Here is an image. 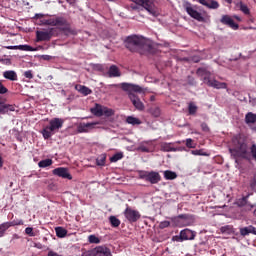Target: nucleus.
Returning <instances> with one entry per match:
<instances>
[{
	"label": "nucleus",
	"instance_id": "603ef678",
	"mask_svg": "<svg viewBox=\"0 0 256 256\" xmlns=\"http://www.w3.org/2000/svg\"><path fill=\"white\" fill-rule=\"evenodd\" d=\"M11 111H15V106L6 104V113H10Z\"/></svg>",
	"mask_w": 256,
	"mask_h": 256
},
{
	"label": "nucleus",
	"instance_id": "2eb2a0df",
	"mask_svg": "<svg viewBox=\"0 0 256 256\" xmlns=\"http://www.w3.org/2000/svg\"><path fill=\"white\" fill-rule=\"evenodd\" d=\"M53 175H57V177H62L63 179H73V177L71 176V174L69 173V170H67V168H55L53 170Z\"/></svg>",
	"mask_w": 256,
	"mask_h": 256
},
{
	"label": "nucleus",
	"instance_id": "f3484780",
	"mask_svg": "<svg viewBox=\"0 0 256 256\" xmlns=\"http://www.w3.org/2000/svg\"><path fill=\"white\" fill-rule=\"evenodd\" d=\"M220 21L221 23H223V25H228V27L234 29V31H237V29H239V25L236 24L235 21H233V18H231V16L229 15H223Z\"/></svg>",
	"mask_w": 256,
	"mask_h": 256
},
{
	"label": "nucleus",
	"instance_id": "9b49d317",
	"mask_svg": "<svg viewBox=\"0 0 256 256\" xmlns=\"http://www.w3.org/2000/svg\"><path fill=\"white\" fill-rule=\"evenodd\" d=\"M51 37H53V29L36 31V41L38 43L41 41H51Z\"/></svg>",
	"mask_w": 256,
	"mask_h": 256
},
{
	"label": "nucleus",
	"instance_id": "393cba45",
	"mask_svg": "<svg viewBox=\"0 0 256 256\" xmlns=\"http://www.w3.org/2000/svg\"><path fill=\"white\" fill-rule=\"evenodd\" d=\"M75 89H76V91H79V93H82V95H91V89H89L86 86L76 85Z\"/></svg>",
	"mask_w": 256,
	"mask_h": 256
},
{
	"label": "nucleus",
	"instance_id": "f03ea898",
	"mask_svg": "<svg viewBox=\"0 0 256 256\" xmlns=\"http://www.w3.org/2000/svg\"><path fill=\"white\" fill-rule=\"evenodd\" d=\"M121 88L128 93L129 99L138 111H143V109H145V105L141 102V99L135 95V93H145V89H143V87L137 84L124 82L121 84Z\"/></svg>",
	"mask_w": 256,
	"mask_h": 256
},
{
	"label": "nucleus",
	"instance_id": "4d7b16f0",
	"mask_svg": "<svg viewBox=\"0 0 256 256\" xmlns=\"http://www.w3.org/2000/svg\"><path fill=\"white\" fill-rule=\"evenodd\" d=\"M249 102L252 107H256V98H250Z\"/></svg>",
	"mask_w": 256,
	"mask_h": 256
},
{
	"label": "nucleus",
	"instance_id": "338daca9",
	"mask_svg": "<svg viewBox=\"0 0 256 256\" xmlns=\"http://www.w3.org/2000/svg\"><path fill=\"white\" fill-rule=\"evenodd\" d=\"M247 199H249V196L244 197L243 201H247Z\"/></svg>",
	"mask_w": 256,
	"mask_h": 256
},
{
	"label": "nucleus",
	"instance_id": "aec40b11",
	"mask_svg": "<svg viewBox=\"0 0 256 256\" xmlns=\"http://www.w3.org/2000/svg\"><path fill=\"white\" fill-rule=\"evenodd\" d=\"M4 79H8V81H17V72L14 70H7L3 72Z\"/></svg>",
	"mask_w": 256,
	"mask_h": 256
},
{
	"label": "nucleus",
	"instance_id": "774afa93",
	"mask_svg": "<svg viewBox=\"0 0 256 256\" xmlns=\"http://www.w3.org/2000/svg\"><path fill=\"white\" fill-rule=\"evenodd\" d=\"M253 213H254V216L256 217V208H255V210H254V212H253Z\"/></svg>",
	"mask_w": 256,
	"mask_h": 256
},
{
	"label": "nucleus",
	"instance_id": "dca6fc26",
	"mask_svg": "<svg viewBox=\"0 0 256 256\" xmlns=\"http://www.w3.org/2000/svg\"><path fill=\"white\" fill-rule=\"evenodd\" d=\"M180 234L182 235L183 241H193L197 237V232L188 228L182 230Z\"/></svg>",
	"mask_w": 256,
	"mask_h": 256
},
{
	"label": "nucleus",
	"instance_id": "6ab92c4d",
	"mask_svg": "<svg viewBox=\"0 0 256 256\" xmlns=\"http://www.w3.org/2000/svg\"><path fill=\"white\" fill-rule=\"evenodd\" d=\"M6 49H10V50L19 49L20 51H37V49H35L29 45L6 46Z\"/></svg>",
	"mask_w": 256,
	"mask_h": 256
},
{
	"label": "nucleus",
	"instance_id": "412c9836",
	"mask_svg": "<svg viewBox=\"0 0 256 256\" xmlns=\"http://www.w3.org/2000/svg\"><path fill=\"white\" fill-rule=\"evenodd\" d=\"M91 113L96 117H103V106L96 104L95 107L90 109Z\"/></svg>",
	"mask_w": 256,
	"mask_h": 256
},
{
	"label": "nucleus",
	"instance_id": "cd10ccee",
	"mask_svg": "<svg viewBox=\"0 0 256 256\" xmlns=\"http://www.w3.org/2000/svg\"><path fill=\"white\" fill-rule=\"evenodd\" d=\"M148 113H151L153 117H160L161 116V109L157 106H152L149 110Z\"/></svg>",
	"mask_w": 256,
	"mask_h": 256
},
{
	"label": "nucleus",
	"instance_id": "f704fd0d",
	"mask_svg": "<svg viewBox=\"0 0 256 256\" xmlns=\"http://www.w3.org/2000/svg\"><path fill=\"white\" fill-rule=\"evenodd\" d=\"M9 228V224L7 222L0 224V237H3L5 235V231Z\"/></svg>",
	"mask_w": 256,
	"mask_h": 256
},
{
	"label": "nucleus",
	"instance_id": "c85d7f7f",
	"mask_svg": "<svg viewBox=\"0 0 256 256\" xmlns=\"http://www.w3.org/2000/svg\"><path fill=\"white\" fill-rule=\"evenodd\" d=\"M149 143L151 142H142L138 148L137 151H141L142 153H149V147L147 145H149Z\"/></svg>",
	"mask_w": 256,
	"mask_h": 256
},
{
	"label": "nucleus",
	"instance_id": "58836bf2",
	"mask_svg": "<svg viewBox=\"0 0 256 256\" xmlns=\"http://www.w3.org/2000/svg\"><path fill=\"white\" fill-rule=\"evenodd\" d=\"M249 234H251L249 226L244 227V228H240V235H242V237H247V235H249Z\"/></svg>",
	"mask_w": 256,
	"mask_h": 256
},
{
	"label": "nucleus",
	"instance_id": "4be33fe9",
	"mask_svg": "<svg viewBox=\"0 0 256 256\" xmlns=\"http://www.w3.org/2000/svg\"><path fill=\"white\" fill-rule=\"evenodd\" d=\"M108 75L109 77H121V72L117 66L112 65L109 68Z\"/></svg>",
	"mask_w": 256,
	"mask_h": 256
},
{
	"label": "nucleus",
	"instance_id": "2f4dec72",
	"mask_svg": "<svg viewBox=\"0 0 256 256\" xmlns=\"http://www.w3.org/2000/svg\"><path fill=\"white\" fill-rule=\"evenodd\" d=\"M109 221L112 227H119L121 225V221L115 216H110Z\"/></svg>",
	"mask_w": 256,
	"mask_h": 256
},
{
	"label": "nucleus",
	"instance_id": "7c9ffc66",
	"mask_svg": "<svg viewBox=\"0 0 256 256\" xmlns=\"http://www.w3.org/2000/svg\"><path fill=\"white\" fill-rule=\"evenodd\" d=\"M102 115H105L106 117H111L112 115H115V111L111 108L104 107L102 108Z\"/></svg>",
	"mask_w": 256,
	"mask_h": 256
},
{
	"label": "nucleus",
	"instance_id": "0eeeda50",
	"mask_svg": "<svg viewBox=\"0 0 256 256\" xmlns=\"http://www.w3.org/2000/svg\"><path fill=\"white\" fill-rule=\"evenodd\" d=\"M139 179H143L152 185H157L161 181V175L155 171H139Z\"/></svg>",
	"mask_w": 256,
	"mask_h": 256
},
{
	"label": "nucleus",
	"instance_id": "4468645a",
	"mask_svg": "<svg viewBox=\"0 0 256 256\" xmlns=\"http://www.w3.org/2000/svg\"><path fill=\"white\" fill-rule=\"evenodd\" d=\"M161 147V151H164L166 153H171V152H177V151H187L185 148H175L174 143H167V142H163L160 145Z\"/></svg>",
	"mask_w": 256,
	"mask_h": 256
},
{
	"label": "nucleus",
	"instance_id": "4c0bfd02",
	"mask_svg": "<svg viewBox=\"0 0 256 256\" xmlns=\"http://www.w3.org/2000/svg\"><path fill=\"white\" fill-rule=\"evenodd\" d=\"M88 241L89 243H95L96 245H99V243H101V240L95 235H90L88 237Z\"/></svg>",
	"mask_w": 256,
	"mask_h": 256
},
{
	"label": "nucleus",
	"instance_id": "37998d69",
	"mask_svg": "<svg viewBox=\"0 0 256 256\" xmlns=\"http://www.w3.org/2000/svg\"><path fill=\"white\" fill-rule=\"evenodd\" d=\"M240 11H242V13H244V15H249V13H250L249 7H247V5H245V4L240 5Z\"/></svg>",
	"mask_w": 256,
	"mask_h": 256
},
{
	"label": "nucleus",
	"instance_id": "ea45409f",
	"mask_svg": "<svg viewBox=\"0 0 256 256\" xmlns=\"http://www.w3.org/2000/svg\"><path fill=\"white\" fill-rule=\"evenodd\" d=\"M188 110L190 115H195L197 113V106L193 103H190Z\"/></svg>",
	"mask_w": 256,
	"mask_h": 256
},
{
	"label": "nucleus",
	"instance_id": "6e6552de",
	"mask_svg": "<svg viewBox=\"0 0 256 256\" xmlns=\"http://www.w3.org/2000/svg\"><path fill=\"white\" fill-rule=\"evenodd\" d=\"M137 5H141L146 11L149 12L153 17H158L159 8L151 0H135Z\"/></svg>",
	"mask_w": 256,
	"mask_h": 256
},
{
	"label": "nucleus",
	"instance_id": "09e8293b",
	"mask_svg": "<svg viewBox=\"0 0 256 256\" xmlns=\"http://www.w3.org/2000/svg\"><path fill=\"white\" fill-rule=\"evenodd\" d=\"M0 113H1L2 115H5V113H7L6 104H0Z\"/></svg>",
	"mask_w": 256,
	"mask_h": 256
},
{
	"label": "nucleus",
	"instance_id": "c9c22d12",
	"mask_svg": "<svg viewBox=\"0 0 256 256\" xmlns=\"http://www.w3.org/2000/svg\"><path fill=\"white\" fill-rule=\"evenodd\" d=\"M221 233H225L226 235H231L233 233V226L226 225L220 229Z\"/></svg>",
	"mask_w": 256,
	"mask_h": 256
},
{
	"label": "nucleus",
	"instance_id": "a878e982",
	"mask_svg": "<svg viewBox=\"0 0 256 256\" xmlns=\"http://www.w3.org/2000/svg\"><path fill=\"white\" fill-rule=\"evenodd\" d=\"M164 178L167 181H173V179H177V173H175L171 170H166V171H164Z\"/></svg>",
	"mask_w": 256,
	"mask_h": 256
},
{
	"label": "nucleus",
	"instance_id": "c756f323",
	"mask_svg": "<svg viewBox=\"0 0 256 256\" xmlns=\"http://www.w3.org/2000/svg\"><path fill=\"white\" fill-rule=\"evenodd\" d=\"M50 165H53V160L51 159H45V160H41L39 163H38V166L40 168H45V167H50Z\"/></svg>",
	"mask_w": 256,
	"mask_h": 256
},
{
	"label": "nucleus",
	"instance_id": "7ed1b4c3",
	"mask_svg": "<svg viewBox=\"0 0 256 256\" xmlns=\"http://www.w3.org/2000/svg\"><path fill=\"white\" fill-rule=\"evenodd\" d=\"M64 123L65 120L62 118H52L49 120L48 125H46L41 131L43 138L51 139L55 133H59V130L63 129Z\"/></svg>",
	"mask_w": 256,
	"mask_h": 256
},
{
	"label": "nucleus",
	"instance_id": "72a5a7b5",
	"mask_svg": "<svg viewBox=\"0 0 256 256\" xmlns=\"http://www.w3.org/2000/svg\"><path fill=\"white\" fill-rule=\"evenodd\" d=\"M122 157H123V153L122 152H118V153L114 154L110 158V161H111V163H117V161H121Z\"/></svg>",
	"mask_w": 256,
	"mask_h": 256
},
{
	"label": "nucleus",
	"instance_id": "de8ad7c7",
	"mask_svg": "<svg viewBox=\"0 0 256 256\" xmlns=\"http://www.w3.org/2000/svg\"><path fill=\"white\" fill-rule=\"evenodd\" d=\"M24 77H26V79H33V72L31 70L24 72Z\"/></svg>",
	"mask_w": 256,
	"mask_h": 256
},
{
	"label": "nucleus",
	"instance_id": "c03bdc74",
	"mask_svg": "<svg viewBox=\"0 0 256 256\" xmlns=\"http://www.w3.org/2000/svg\"><path fill=\"white\" fill-rule=\"evenodd\" d=\"M172 241H176V243H183L184 240L181 232L179 235L173 236Z\"/></svg>",
	"mask_w": 256,
	"mask_h": 256
},
{
	"label": "nucleus",
	"instance_id": "bf43d9fd",
	"mask_svg": "<svg viewBox=\"0 0 256 256\" xmlns=\"http://www.w3.org/2000/svg\"><path fill=\"white\" fill-rule=\"evenodd\" d=\"M20 237L18 236V234H13L12 235V239H11V242H13V241H15V240H17V239H19Z\"/></svg>",
	"mask_w": 256,
	"mask_h": 256
},
{
	"label": "nucleus",
	"instance_id": "8fccbe9b",
	"mask_svg": "<svg viewBox=\"0 0 256 256\" xmlns=\"http://www.w3.org/2000/svg\"><path fill=\"white\" fill-rule=\"evenodd\" d=\"M40 59H43V61H51V59H53V56H51V55H41Z\"/></svg>",
	"mask_w": 256,
	"mask_h": 256
},
{
	"label": "nucleus",
	"instance_id": "49530a36",
	"mask_svg": "<svg viewBox=\"0 0 256 256\" xmlns=\"http://www.w3.org/2000/svg\"><path fill=\"white\" fill-rule=\"evenodd\" d=\"M169 225H171V222H169V221H162L160 223V229H165V228L169 227Z\"/></svg>",
	"mask_w": 256,
	"mask_h": 256
},
{
	"label": "nucleus",
	"instance_id": "5701e85b",
	"mask_svg": "<svg viewBox=\"0 0 256 256\" xmlns=\"http://www.w3.org/2000/svg\"><path fill=\"white\" fill-rule=\"evenodd\" d=\"M56 237H59V239H63L67 237V229L58 226L55 228Z\"/></svg>",
	"mask_w": 256,
	"mask_h": 256
},
{
	"label": "nucleus",
	"instance_id": "a19ab883",
	"mask_svg": "<svg viewBox=\"0 0 256 256\" xmlns=\"http://www.w3.org/2000/svg\"><path fill=\"white\" fill-rule=\"evenodd\" d=\"M9 224V227H16L17 225H23V220H13L11 222H7Z\"/></svg>",
	"mask_w": 256,
	"mask_h": 256
},
{
	"label": "nucleus",
	"instance_id": "13d9d810",
	"mask_svg": "<svg viewBox=\"0 0 256 256\" xmlns=\"http://www.w3.org/2000/svg\"><path fill=\"white\" fill-rule=\"evenodd\" d=\"M45 16H46L45 14H41V13L35 14L34 19H43V17Z\"/></svg>",
	"mask_w": 256,
	"mask_h": 256
},
{
	"label": "nucleus",
	"instance_id": "39448f33",
	"mask_svg": "<svg viewBox=\"0 0 256 256\" xmlns=\"http://www.w3.org/2000/svg\"><path fill=\"white\" fill-rule=\"evenodd\" d=\"M184 9L186 13H188L192 17V19L199 21V23H205V17H207V12H199V7L191 3H186L184 5Z\"/></svg>",
	"mask_w": 256,
	"mask_h": 256
},
{
	"label": "nucleus",
	"instance_id": "9d476101",
	"mask_svg": "<svg viewBox=\"0 0 256 256\" xmlns=\"http://www.w3.org/2000/svg\"><path fill=\"white\" fill-rule=\"evenodd\" d=\"M124 215L130 223H135L139 221V219H141V214L139 213V211L133 210L131 208H126V210L124 211Z\"/></svg>",
	"mask_w": 256,
	"mask_h": 256
},
{
	"label": "nucleus",
	"instance_id": "f257e3e1",
	"mask_svg": "<svg viewBox=\"0 0 256 256\" xmlns=\"http://www.w3.org/2000/svg\"><path fill=\"white\" fill-rule=\"evenodd\" d=\"M232 143L234 147L229 148V152L237 165H239V159H251V153L245 140L233 138Z\"/></svg>",
	"mask_w": 256,
	"mask_h": 256
},
{
	"label": "nucleus",
	"instance_id": "f8f14e48",
	"mask_svg": "<svg viewBox=\"0 0 256 256\" xmlns=\"http://www.w3.org/2000/svg\"><path fill=\"white\" fill-rule=\"evenodd\" d=\"M99 125V122H81L77 125V132L78 133H89V131H93L95 126Z\"/></svg>",
	"mask_w": 256,
	"mask_h": 256
},
{
	"label": "nucleus",
	"instance_id": "864d4df0",
	"mask_svg": "<svg viewBox=\"0 0 256 256\" xmlns=\"http://www.w3.org/2000/svg\"><path fill=\"white\" fill-rule=\"evenodd\" d=\"M201 129H202V131H205L206 133L209 132V126L207 125V123H202Z\"/></svg>",
	"mask_w": 256,
	"mask_h": 256
},
{
	"label": "nucleus",
	"instance_id": "0e129e2a",
	"mask_svg": "<svg viewBox=\"0 0 256 256\" xmlns=\"http://www.w3.org/2000/svg\"><path fill=\"white\" fill-rule=\"evenodd\" d=\"M226 3H229V4H232L233 3V0H225Z\"/></svg>",
	"mask_w": 256,
	"mask_h": 256
},
{
	"label": "nucleus",
	"instance_id": "6e6d98bb",
	"mask_svg": "<svg viewBox=\"0 0 256 256\" xmlns=\"http://www.w3.org/2000/svg\"><path fill=\"white\" fill-rule=\"evenodd\" d=\"M250 229V233H252V235H256V228L252 225L249 226Z\"/></svg>",
	"mask_w": 256,
	"mask_h": 256
},
{
	"label": "nucleus",
	"instance_id": "a18cd8bd",
	"mask_svg": "<svg viewBox=\"0 0 256 256\" xmlns=\"http://www.w3.org/2000/svg\"><path fill=\"white\" fill-rule=\"evenodd\" d=\"M25 233H26V235H29V237H35V232H33V228H31V227H27L25 229Z\"/></svg>",
	"mask_w": 256,
	"mask_h": 256
},
{
	"label": "nucleus",
	"instance_id": "b1692460",
	"mask_svg": "<svg viewBox=\"0 0 256 256\" xmlns=\"http://www.w3.org/2000/svg\"><path fill=\"white\" fill-rule=\"evenodd\" d=\"M245 123L247 125H253V123H256V114H253V112H248L245 116Z\"/></svg>",
	"mask_w": 256,
	"mask_h": 256
},
{
	"label": "nucleus",
	"instance_id": "680f3d73",
	"mask_svg": "<svg viewBox=\"0 0 256 256\" xmlns=\"http://www.w3.org/2000/svg\"><path fill=\"white\" fill-rule=\"evenodd\" d=\"M1 167H3V157H1V154H0V169Z\"/></svg>",
	"mask_w": 256,
	"mask_h": 256
},
{
	"label": "nucleus",
	"instance_id": "5fc2aeb1",
	"mask_svg": "<svg viewBox=\"0 0 256 256\" xmlns=\"http://www.w3.org/2000/svg\"><path fill=\"white\" fill-rule=\"evenodd\" d=\"M178 219H182L183 221H187V219H189V216L185 215V214H181L178 216Z\"/></svg>",
	"mask_w": 256,
	"mask_h": 256
},
{
	"label": "nucleus",
	"instance_id": "e2e57ef3",
	"mask_svg": "<svg viewBox=\"0 0 256 256\" xmlns=\"http://www.w3.org/2000/svg\"><path fill=\"white\" fill-rule=\"evenodd\" d=\"M192 60L194 61V63H199V58H193Z\"/></svg>",
	"mask_w": 256,
	"mask_h": 256
},
{
	"label": "nucleus",
	"instance_id": "bb28decb",
	"mask_svg": "<svg viewBox=\"0 0 256 256\" xmlns=\"http://www.w3.org/2000/svg\"><path fill=\"white\" fill-rule=\"evenodd\" d=\"M126 123H128V125H141L142 122L137 117L128 116L126 118Z\"/></svg>",
	"mask_w": 256,
	"mask_h": 256
},
{
	"label": "nucleus",
	"instance_id": "ddd939ff",
	"mask_svg": "<svg viewBox=\"0 0 256 256\" xmlns=\"http://www.w3.org/2000/svg\"><path fill=\"white\" fill-rule=\"evenodd\" d=\"M89 256H112L111 250L105 246H97L89 252Z\"/></svg>",
	"mask_w": 256,
	"mask_h": 256
},
{
	"label": "nucleus",
	"instance_id": "052dcab7",
	"mask_svg": "<svg viewBox=\"0 0 256 256\" xmlns=\"http://www.w3.org/2000/svg\"><path fill=\"white\" fill-rule=\"evenodd\" d=\"M67 1V3H69L70 5H75V1H77V0H66Z\"/></svg>",
	"mask_w": 256,
	"mask_h": 256
},
{
	"label": "nucleus",
	"instance_id": "e433bc0d",
	"mask_svg": "<svg viewBox=\"0 0 256 256\" xmlns=\"http://www.w3.org/2000/svg\"><path fill=\"white\" fill-rule=\"evenodd\" d=\"M186 147H188V149H195V147H197V144L193 142V139L188 138L186 139Z\"/></svg>",
	"mask_w": 256,
	"mask_h": 256
},
{
	"label": "nucleus",
	"instance_id": "20e7f679",
	"mask_svg": "<svg viewBox=\"0 0 256 256\" xmlns=\"http://www.w3.org/2000/svg\"><path fill=\"white\" fill-rule=\"evenodd\" d=\"M196 73L198 77L203 79V82L208 85V87H213L214 89H227V83L211 79V72L207 71V69L199 68Z\"/></svg>",
	"mask_w": 256,
	"mask_h": 256
},
{
	"label": "nucleus",
	"instance_id": "a211bd4d",
	"mask_svg": "<svg viewBox=\"0 0 256 256\" xmlns=\"http://www.w3.org/2000/svg\"><path fill=\"white\" fill-rule=\"evenodd\" d=\"M198 3L204 5V7H207L208 9H219V2L215 0H198Z\"/></svg>",
	"mask_w": 256,
	"mask_h": 256
},
{
	"label": "nucleus",
	"instance_id": "423d86ee",
	"mask_svg": "<svg viewBox=\"0 0 256 256\" xmlns=\"http://www.w3.org/2000/svg\"><path fill=\"white\" fill-rule=\"evenodd\" d=\"M145 45V38L137 35L128 36L125 40V47L129 51L135 52L138 49H141Z\"/></svg>",
	"mask_w": 256,
	"mask_h": 256
},
{
	"label": "nucleus",
	"instance_id": "79ce46f5",
	"mask_svg": "<svg viewBox=\"0 0 256 256\" xmlns=\"http://www.w3.org/2000/svg\"><path fill=\"white\" fill-rule=\"evenodd\" d=\"M96 165L103 167V165H105V156H100L98 159H96Z\"/></svg>",
	"mask_w": 256,
	"mask_h": 256
},
{
	"label": "nucleus",
	"instance_id": "473e14b6",
	"mask_svg": "<svg viewBox=\"0 0 256 256\" xmlns=\"http://www.w3.org/2000/svg\"><path fill=\"white\" fill-rule=\"evenodd\" d=\"M191 155L195 156H201V157H207V152H205L203 149L200 150H191Z\"/></svg>",
	"mask_w": 256,
	"mask_h": 256
},
{
	"label": "nucleus",
	"instance_id": "3c124183",
	"mask_svg": "<svg viewBox=\"0 0 256 256\" xmlns=\"http://www.w3.org/2000/svg\"><path fill=\"white\" fill-rule=\"evenodd\" d=\"M4 93H7V88L0 82V95H4Z\"/></svg>",
	"mask_w": 256,
	"mask_h": 256
},
{
	"label": "nucleus",
	"instance_id": "69168bd1",
	"mask_svg": "<svg viewBox=\"0 0 256 256\" xmlns=\"http://www.w3.org/2000/svg\"><path fill=\"white\" fill-rule=\"evenodd\" d=\"M150 101H155V96H151Z\"/></svg>",
	"mask_w": 256,
	"mask_h": 256
},
{
	"label": "nucleus",
	"instance_id": "1a4fd4ad",
	"mask_svg": "<svg viewBox=\"0 0 256 256\" xmlns=\"http://www.w3.org/2000/svg\"><path fill=\"white\" fill-rule=\"evenodd\" d=\"M43 25H50L51 27H63L67 25V20L63 17H53L50 19H43Z\"/></svg>",
	"mask_w": 256,
	"mask_h": 256
}]
</instances>
